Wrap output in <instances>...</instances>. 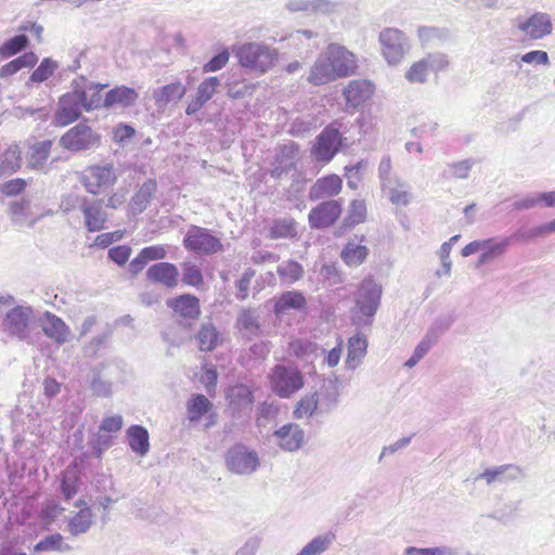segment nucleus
Here are the masks:
<instances>
[{
	"instance_id": "f257e3e1",
	"label": "nucleus",
	"mask_w": 555,
	"mask_h": 555,
	"mask_svg": "<svg viewBox=\"0 0 555 555\" xmlns=\"http://www.w3.org/2000/svg\"><path fill=\"white\" fill-rule=\"evenodd\" d=\"M0 306L7 310L0 320V332L11 340L33 345L40 332L37 331L38 313L27 304H17L11 295L0 296Z\"/></svg>"
},
{
	"instance_id": "f03ea898",
	"label": "nucleus",
	"mask_w": 555,
	"mask_h": 555,
	"mask_svg": "<svg viewBox=\"0 0 555 555\" xmlns=\"http://www.w3.org/2000/svg\"><path fill=\"white\" fill-rule=\"evenodd\" d=\"M235 55L244 68L261 75L274 65L278 51L261 42H247L236 49Z\"/></svg>"
},
{
	"instance_id": "7ed1b4c3",
	"label": "nucleus",
	"mask_w": 555,
	"mask_h": 555,
	"mask_svg": "<svg viewBox=\"0 0 555 555\" xmlns=\"http://www.w3.org/2000/svg\"><path fill=\"white\" fill-rule=\"evenodd\" d=\"M270 388L280 398L288 399L305 385L302 373L295 366L276 364L269 375Z\"/></svg>"
},
{
	"instance_id": "20e7f679",
	"label": "nucleus",
	"mask_w": 555,
	"mask_h": 555,
	"mask_svg": "<svg viewBox=\"0 0 555 555\" xmlns=\"http://www.w3.org/2000/svg\"><path fill=\"white\" fill-rule=\"evenodd\" d=\"M224 463L227 469L232 474L250 476L259 468L260 459L255 450L237 443L225 452Z\"/></svg>"
},
{
	"instance_id": "39448f33",
	"label": "nucleus",
	"mask_w": 555,
	"mask_h": 555,
	"mask_svg": "<svg viewBox=\"0 0 555 555\" xmlns=\"http://www.w3.org/2000/svg\"><path fill=\"white\" fill-rule=\"evenodd\" d=\"M340 121L326 126L315 138L311 154L318 162L328 163L338 153L341 145Z\"/></svg>"
},
{
	"instance_id": "423d86ee",
	"label": "nucleus",
	"mask_w": 555,
	"mask_h": 555,
	"mask_svg": "<svg viewBox=\"0 0 555 555\" xmlns=\"http://www.w3.org/2000/svg\"><path fill=\"white\" fill-rule=\"evenodd\" d=\"M183 246L198 255H214L223 250V244L219 237L212 235L208 229L197 225H192L188 230Z\"/></svg>"
},
{
	"instance_id": "0eeeda50",
	"label": "nucleus",
	"mask_w": 555,
	"mask_h": 555,
	"mask_svg": "<svg viewBox=\"0 0 555 555\" xmlns=\"http://www.w3.org/2000/svg\"><path fill=\"white\" fill-rule=\"evenodd\" d=\"M382 52L390 65L402 61L410 50V43L405 35L397 28H386L379 34Z\"/></svg>"
},
{
	"instance_id": "6e6552de",
	"label": "nucleus",
	"mask_w": 555,
	"mask_h": 555,
	"mask_svg": "<svg viewBox=\"0 0 555 555\" xmlns=\"http://www.w3.org/2000/svg\"><path fill=\"white\" fill-rule=\"evenodd\" d=\"M107 87L105 83L89 81L85 76H78L70 82V90L78 95L85 112H92L103 107L101 92Z\"/></svg>"
},
{
	"instance_id": "1a4fd4ad",
	"label": "nucleus",
	"mask_w": 555,
	"mask_h": 555,
	"mask_svg": "<svg viewBox=\"0 0 555 555\" xmlns=\"http://www.w3.org/2000/svg\"><path fill=\"white\" fill-rule=\"evenodd\" d=\"M382 292V286L372 279L363 280L358 288L354 301L360 313L367 318L366 323H371L380 305Z\"/></svg>"
},
{
	"instance_id": "9d476101",
	"label": "nucleus",
	"mask_w": 555,
	"mask_h": 555,
	"mask_svg": "<svg viewBox=\"0 0 555 555\" xmlns=\"http://www.w3.org/2000/svg\"><path fill=\"white\" fill-rule=\"evenodd\" d=\"M100 135H98L89 126L78 124L69 129L60 139L61 145L69 151L79 152L98 146Z\"/></svg>"
},
{
	"instance_id": "9b49d317",
	"label": "nucleus",
	"mask_w": 555,
	"mask_h": 555,
	"mask_svg": "<svg viewBox=\"0 0 555 555\" xmlns=\"http://www.w3.org/2000/svg\"><path fill=\"white\" fill-rule=\"evenodd\" d=\"M82 112H85L82 103L79 101L78 95H75L70 90L59 98L53 122L55 126L65 127L78 120Z\"/></svg>"
},
{
	"instance_id": "f8f14e48",
	"label": "nucleus",
	"mask_w": 555,
	"mask_h": 555,
	"mask_svg": "<svg viewBox=\"0 0 555 555\" xmlns=\"http://www.w3.org/2000/svg\"><path fill=\"white\" fill-rule=\"evenodd\" d=\"M116 172L112 164L89 167L82 175L81 183L87 192L96 195L101 189L108 188L116 182Z\"/></svg>"
},
{
	"instance_id": "ddd939ff",
	"label": "nucleus",
	"mask_w": 555,
	"mask_h": 555,
	"mask_svg": "<svg viewBox=\"0 0 555 555\" xmlns=\"http://www.w3.org/2000/svg\"><path fill=\"white\" fill-rule=\"evenodd\" d=\"M57 345L69 341L72 331L69 326L56 314L51 311H44L38 314L37 328Z\"/></svg>"
},
{
	"instance_id": "4468645a",
	"label": "nucleus",
	"mask_w": 555,
	"mask_h": 555,
	"mask_svg": "<svg viewBox=\"0 0 555 555\" xmlns=\"http://www.w3.org/2000/svg\"><path fill=\"white\" fill-rule=\"evenodd\" d=\"M325 54L330 59L336 76L339 78L348 77L356 74L358 68L356 55L347 50L344 46L337 43L328 44Z\"/></svg>"
},
{
	"instance_id": "2eb2a0df",
	"label": "nucleus",
	"mask_w": 555,
	"mask_h": 555,
	"mask_svg": "<svg viewBox=\"0 0 555 555\" xmlns=\"http://www.w3.org/2000/svg\"><path fill=\"white\" fill-rule=\"evenodd\" d=\"M79 209L83 215L85 227L89 232H98L105 228L107 212L103 208V199L81 197Z\"/></svg>"
},
{
	"instance_id": "dca6fc26",
	"label": "nucleus",
	"mask_w": 555,
	"mask_h": 555,
	"mask_svg": "<svg viewBox=\"0 0 555 555\" xmlns=\"http://www.w3.org/2000/svg\"><path fill=\"white\" fill-rule=\"evenodd\" d=\"M340 201H325L313 207L308 216L312 229H324L334 224L341 214Z\"/></svg>"
},
{
	"instance_id": "f3484780",
	"label": "nucleus",
	"mask_w": 555,
	"mask_h": 555,
	"mask_svg": "<svg viewBox=\"0 0 555 555\" xmlns=\"http://www.w3.org/2000/svg\"><path fill=\"white\" fill-rule=\"evenodd\" d=\"M262 324L261 312L256 308L242 309L235 321V327L248 340L263 334Z\"/></svg>"
},
{
	"instance_id": "a211bd4d",
	"label": "nucleus",
	"mask_w": 555,
	"mask_h": 555,
	"mask_svg": "<svg viewBox=\"0 0 555 555\" xmlns=\"http://www.w3.org/2000/svg\"><path fill=\"white\" fill-rule=\"evenodd\" d=\"M518 29L526 37L538 40L552 33L553 24L551 16L543 12H537L529 18L518 23Z\"/></svg>"
},
{
	"instance_id": "6ab92c4d",
	"label": "nucleus",
	"mask_w": 555,
	"mask_h": 555,
	"mask_svg": "<svg viewBox=\"0 0 555 555\" xmlns=\"http://www.w3.org/2000/svg\"><path fill=\"white\" fill-rule=\"evenodd\" d=\"M273 437L281 449L294 452L302 447L305 433L298 424L288 423L276 429Z\"/></svg>"
},
{
	"instance_id": "aec40b11",
	"label": "nucleus",
	"mask_w": 555,
	"mask_h": 555,
	"mask_svg": "<svg viewBox=\"0 0 555 555\" xmlns=\"http://www.w3.org/2000/svg\"><path fill=\"white\" fill-rule=\"evenodd\" d=\"M146 278L153 283L175 288L178 285L179 270L173 263L157 262L147 269Z\"/></svg>"
},
{
	"instance_id": "412c9836",
	"label": "nucleus",
	"mask_w": 555,
	"mask_h": 555,
	"mask_svg": "<svg viewBox=\"0 0 555 555\" xmlns=\"http://www.w3.org/2000/svg\"><path fill=\"white\" fill-rule=\"evenodd\" d=\"M337 78L339 77L336 76V72L330 59L327 57L325 52H323L318 56V59L311 66L310 73L307 77V81L314 86H322L332 82Z\"/></svg>"
},
{
	"instance_id": "4be33fe9",
	"label": "nucleus",
	"mask_w": 555,
	"mask_h": 555,
	"mask_svg": "<svg viewBox=\"0 0 555 555\" xmlns=\"http://www.w3.org/2000/svg\"><path fill=\"white\" fill-rule=\"evenodd\" d=\"M75 506L79 507V511L67 520V531L72 537L88 532L93 524V513L86 501L80 499Z\"/></svg>"
},
{
	"instance_id": "5701e85b",
	"label": "nucleus",
	"mask_w": 555,
	"mask_h": 555,
	"mask_svg": "<svg viewBox=\"0 0 555 555\" xmlns=\"http://www.w3.org/2000/svg\"><path fill=\"white\" fill-rule=\"evenodd\" d=\"M139 98L138 92L130 87L118 86L106 92L103 99V107L106 109L133 105Z\"/></svg>"
},
{
	"instance_id": "b1692460",
	"label": "nucleus",
	"mask_w": 555,
	"mask_h": 555,
	"mask_svg": "<svg viewBox=\"0 0 555 555\" xmlns=\"http://www.w3.org/2000/svg\"><path fill=\"white\" fill-rule=\"evenodd\" d=\"M522 476L524 473L519 466L513 464H505L487 468L483 473L476 477V480L483 479L487 482V485H491L493 482H506L517 480Z\"/></svg>"
},
{
	"instance_id": "393cba45",
	"label": "nucleus",
	"mask_w": 555,
	"mask_h": 555,
	"mask_svg": "<svg viewBox=\"0 0 555 555\" xmlns=\"http://www.w3.org/2000/svg\"><path fill=\"white\" fill-rule=\"evenodd\" d=\"M343 181L337 175H328L318 179L309 190V198L318 201L337 195L341 191Z\"/></svg>"
},
{
	"instance_id": "a878e982",
	"label": "nucleus",
	"mask_w": 555,
	"mask_h": 555,
	"mask_svg": "<svg viewBox=\"0 0 555 555\" xmlns=\"http://www.w3.org/2000/svg\"><path fill=\"white\" fill-rule=\"evenodd\" d=\"M374 92V86L367 80H352L344 89V96L352 107L362 105Z\"/></svg>"
},
{
	"instance_id": "bb28decb",
	"label": "nucleus",
	"mask_w": 555,
	"mask_h": 555,
	"mask_svg": "<svg viewBox=\"0 0 555 555\" xmlns=\"http://www.w3.org/2000/svg\"><path fill=\"white\" fill-rule=\"evenodd\" d=\"M169 308H171L178 315L184 319L195 320L201 314L199 300L196 296L184 294L167 301Z\"/></svg>"
},
{
	"instance_id": "cd10ccee",
	"label": "nucleus",
	"mask_w": 555,
	"mask_h": 555,
	"mask_svg": "<svg viewBox=\"0 0 555 555\" xmlns=\"http://www.w3.org/2000/svg\"><path fill=\"white\" fill-rule=\"evenodd\" d=\"M512 237H504L500 241L495 237L482 240L481 254L479 256L477 267H481L494 261L504 255L511 244Z\"/></svg>"
},
{
	"instance_id": "c85d7f7f",
	"label": "nucleus",
	"mask_w": 555,
	"mask_h": 555,
	"mask_svg": "<svg viewBox=\"0 0 555 555\" xmlns=\"http://www.w3.org/2000/svg\"><path fill=\"white\" fill-rule=\"evenodd\" d=\"M382 189L396 206H408L412 201L411 186L399 177L385 183Z\"/></svg>"
},
{
	"instance_id": "c756f323",
	"label": "nucleus",
	"mask_w": 555,
	"mask_h": 555,
	"mask_svg": "<svg viewBox=\"0 0 555 555\" xmlns=\"http://www.w3.org/2000/svg\"><path fill=\"white\" fill-rule=\"evenodd\" d=\"M320 409V413H330L335 410L339 402V391L336 382L328 380L313 392Z\"/></svg>"
},
{
	"instance_id": "7c9ffc66",
	"label": "nucleus",
	"mask_w": 555,
	"mask_h": 555,
	"mask_svg": "<svg viewBox=\"0 0 555 555\" xmlns=\"http://www.w3.org/2000/svg\"><path fill=\"white\" fill-rule=\"evenodd\" d=\"M10 215L12 222L18 227H33L40 218V215L34 214L30 202L24 198L10 203Z\"/></svg>"
},
{
	"instance_id": "2f4dec72",
	"label": "nucleus",
	"mask_w": 555,
	"mask_h": 555,
	"mask_svg": "<svg viewBox=\"0 0 555 555\" xmlns=\"http://www.w3.org/2000/svg\"><path fill=\"white\" fill-rule=\"evenodd\" d=\"M185 92L186 89L181 82H173L155 89L153 99L157 108L165 109L170 103L182 99Z\"/></svg>"
},
{
	"instance_id": "473e14b6",
	"label": "nucleus",
	"mask_w": 555,
	"mask_h": 555,
	"mask_svg": "<svg viewBox=\"0 0 555 555\" xmlns=\"http://www.w3.org/2000/svg\"><path fill=\"white\" fill-rule=\"evenodd\" d=\"M157 190V183L153 179L146 180L131 197L129 202V212L133 216L143 212L150 204Z\"/></svg>"
},
{
	"instance_id": "72a5a7b5",
	"label": "nucleus",
	"mask_w": 555,
	"mask_h": 555,
	"mask_svg": "<svg viewBox=\"0 0 555 555\" xmlns=\"http://www.w3.org/2000/svg\"><path fill=\"white\" fill-rule=\"evenodd\" d=\"M53 142L51 140L37 141L26 151L27 166L33 169H42L49 158Z\"/></svg>"
},
{
	"instance_id": "f704fd0d",
	"label": "nucleus",
	"mask_w": 555,
	"mask_h": 555,
	"mask_svg": "<svg viewBox=\"0 0 555 555\" xmlns=\"http://www.w3.org/2000/svg\"><path fill=\"white\" fill-rule=\"evenodd\" d=\"M167 251L163 246L153 245L144 247L135 258L129 263V271L137 275L144 267L153 260H162L166 257Z\"/></svg>"
},
{
	"instance_id": "c9c22d12",
	"label": "nucleus",
	"mask_w": 555,
	"mask_h": 555,
	"mask_svg": "<svg viewBox=\"0 0 555 555\" xmlns=\"http://www.w3.org/2000/svg\"><path fill=\"white\" fill-rule=\"evenodd\" d=\"M307 300L298 291H287L281 294L274 302V313L280 317L288 310H301L306 307Z\"/></svg>"
},
{
	"instance_id": "e433bc0d",
	"label": "nucleus",
	"mask_w": 555,
	"mask_h": 555,
	"mask_svg": "<svg viewBox=\"0 0 555 555\" xmlns=\"http://www.w3.org/2000/svg\"><path fill=\"white\" fill-rule=\"evenodd\" d=\"M130 449L140 456L147 454L150 450V436L145 427L131 425L126 431Z\"/></svg>"
},
{
	"instance_id": "4c0bfd02",
	"label": "nucleus",
	"mask_w": 555,
	"mask_h": 555,
	"mask_svg": "<svg viewBox=\"0 0 555 555\" xmlns=\"http://www.w3.org/2000/svg\"><path fill=\"white\" fill-rule=\"evenodd\" d=\"M367 340L361 335H354L348 341V354L346 359L347 370H356L366 354Z\"/></svg>"
},
{
	"instance_id": "58836bf2",
	"label": "nucleus",
	"mask_w": 555,
	"mask_h": 555,
	"mask_svg": "<svg viewBox=\"0 0 555 555\" xmlns=\"http://www.w3.org/2000/svg\"><path fill=\"white\" fill-rule=\"evenodd\" d=\"M298 235L297 222L292 218H280L273 220L269 228L268 237L271 240L295 238Z\"/></svg>"
},
{
	"instance_id": "ea45409f",
	"label": "nucleus",
	"mask_w": 555,
	"mask_h": 555,
	"mask_svg": "<svg viewBox=\"0 0 555 555\" xmlns=\"http://www.w3.org/2000/svg\"><path fill=\"white\" fill-rule=\"evenodd\" d=\"M555 233V219L530 229H518L511 237L515 241L530 242Z\"/></svg>"
},
{
	"instance_id": "a19ab883",
	"label": "nucleus",
	"mask_w": 555,
	"mask_h": 555,
	"mask_svg": "<svg viewBox=\"0 0 555 555\" xmlns=\"http://www.w3.org/2000/svg\"><path fill=\"white\" fill-rule=\"evenodd\" d=\"M37 62L38 56L34 52H26L3 65L0 68V78L7 79L18 73L22 68H31L36 65Z\"/></svg>"
},
{
	"instance_id": "79ce46f5",
	"label": "nucleus",
	"mask_w": 555,
	"mask_h": 555,
	"mask_svg": "<svg viewBox=\"0 0 555 555\" xmlns=\"http://www.w3.org/2000/svg\"><path fill=\"white\" fill-rule=\"evenodd\" d=\"M367 255L369 249L365 245L350 241L343 248L340 257L347 266L358 267L364 262Z\"/></svg>"
},
{
	"instance_id": "37998d69",
	"label": "nucleus",
	"mask_w": 555,
	"mask_h": 555,
	"mask_svg": "<svg viewBox=\"0 0 555 555\" xmlns=\"http://www.w3.org/2000/svg\"><path fill=\"white\" fill-rule=\"evenodd\" d=\"M212 403L202 393L192 395L186 403L188 418L198 422L211 409Z\"/></svg>"
},
{
	"instance_id": "c03bdc74",
	"label": "nucleus",
	"mask_w": 555,
	"mask_h": 555,
	"mask_svg": "<svg viewBox=\"0 0 555 555\" xmlns=\"http://www.w3.org/2000/svg\"><path fill=\"white\" fill-rule=\"evenodd\" d=\"M201 351H212L219 344V332L211 323H203L196 334Z\"/></svg>"
},
{
	"instance_id": "a18cd8bd",
	"label": "nucleus",
	"mask_w": 555,
	"mask_h": 555,
	"mask_svg": "<svg viewBox=\"0 0 555 555\" xmlns=\"http://www.w3.org/2000/svg\"><path fill=\"white\" fill-rule=\"evenodd\" d=\"M21 154L17 145L10 146L0 154V176L11 175L21 167Z\"/></svg>"
},
{
	"instance_id": "49530a36",
	"label": "nucleus",
	"mask_w": 555,
	"mask_h": 555,
	"mask_svg": "<svg viewBox=\"0 0 555 555\" xmlns=\"http://www.w3.org/2000/svg\"><path fill=\"white\" fill-rule=\"evenodd\" d=\"M335 538L332 532L319 534L307 543L297 555H321L331 547Z\"/></svg>"
},
{
	"instance_id": "de8ad7c7",
	"label": "nucleus",
	"mask_w": 555,
	"mask_h": 555,
	"mask_svg": "<svg viewBox=\"0 0 555 555\" xmlns=\"http://www.w3.org/2000/svg\"><path fill=\"white\" fill-rule=\"evenodd\" d=\"M276 272L284 284H294L300 280L305 270L304 267L295 260H286L279 264Z\"/></svg>"
},
{
	"instance_id": "09e8293b",
	"label": "nucleus",
	"mask_w": 555,
	"mask_h": 555,
	"mask_svg": "<svg viewBox=\"0 0 555 555\" xmlns=\"http://www.w3.org/2000/svg\"><path fill=\"white\" fill-rule=\"evenodd\" d=\"M73 547L64 542L61 533H53L40 540L34 547L35 552H70Z\"/></svg>"
},
{
	"instance_id": "8fccbe9b",
	"label": "nucleus",
	"mask_w": 555,
	"mask_h": 555,
	"mask_svg": "<svg viewBox=\"0 0 555 555\" xmlns=\"http://www.w3.org/2000/svg\"><path fill=\"white\" fill-rule=\"evenodd\" d=\"M475 165V162L470 158L463 159L460 162L449 163L447 164L442 177L444 179H467L469 172Z\"/></svg>"
},
{
	"instance_id": "3c124183",
	"label": "nucleus",
	"mask_w": 555,
	"mask_h": 555,
	"mask_svg": "<svg viewBox=\"0 0 555 555\" xmlns=\"http://www.w3.org/2000/svg\"><path fill=\"white\" fill-rule=\"evenodd\" d=\"M108 374L104 369L100 372H95L90 382V389L93 395L102 398L111 397L113 393V382L107 378Z\"/></svg>"
},
{
	"instance_id": "603ef678",
	"label": "nucleus",
	"mask_w": 555,
	"mask_h": 555,
	"mask_svg": "<svg viewBox=\"0 0 555 555\" xmlns=\"http://www.w3.org/2000/svg\"><path fill=\"white\" fill-rule=\"evenodd\" d=\"M57 67L59 64L56 61L52 60L51 57H44L39 66L29 76L27 85L41 83L47 81L54 74Z\"/></svg>"
},
{
	"instance_id": "864d4df0",
	"label": "nucleus",
	"mask_w": 555,
	"mask_h": 555,
	"mask_svg": "<svg viewBox=\"0 0 555 555\" xmlns=\"http://www.w3.org/2000/svg\"><path fill=\"white\" fill-rule=\"evenodd\" d=\"M366 218V205L364 201L353 199L348 208V214L344 219V225L352 228L359 223L364 222Z\"/></svg>"
},
{
	"instance_id": "5fc2aeb1",
	"label": "nucleus",
	"mask_w": 555,
	"mask_h": 555,
	"mask_svg": "<svg viewBox=\"0 0 555 555\" xmlns=\"http://www.w3.org/2000/svg\"><path fill=\"white\" fill-rule=\"evenodd\" d=\"M80 487V479L76 472L67 470L63 474L60 489L65 501L72 500Z\"/></svg>"
},
{
	"instance_id": "6e6d98bb",
	"label": "nucleus",
	"mask_w": 555,
	"mask_h": 555,
	"mask_svg": "<svg viewBox=\"0 0 555 555\" xmlns=\"http://www.w3.org/2000/svg\"><path fill=\"white\" fill-rule=\"evenodd\" d=\"M314 414H321L314 393L302 397L294 410L296 418L311 417Z\"/></svg>"
},
{
	"instance_id": "4d7b16f0",
	"label": "nucleus",
	"mask_w": 555,
	"mask_h": 555,
	"mask_svg": "<svg viewBox=\"0 0 555 555\" xmlns=\"http://www.w3.org/2000/svg\"><path fill=\"white\" fill-rule=\"evenodd\" d=\"M28 44V37L26 35H16L13 38L7 40L0 47V55L4 57H9L17 54L22 50H24Z\"/></svg>"
},
{
	"instance_id": "13d9d810",
	"label": "nucleus",
	"mask_w": 555,
	"mask_h": 555,
	"mask_svg": "<svg viewBox=\"0 0 555 555\" xmlns=\"http://www.w3.org/2000/svg\"><path fill=\"white\" fill-rule=\"evenodd\" d=\"M182 281L186 285L199 287L204 284L202 271L196 264L185 262L182 266Z\"/></svg>"
},
{
	"instance_id": "bf43d9fd",
	"label": "nucleus",
	"mask_w": 555,
	"mask_h": 555,
	"mask_svg": "<svg viewBox=\"0 0 555 555\" xmlns=\"http://www.w3.org/2000/svg\"><path fill=\"white\" fill-rule=\"evenodd\" d=\"M429 72L426 62L422 59L412 64L405 74V78L412 83H424L427 80Z\"/></svg>"
},
{
	"instance_id": "052dcab7",
	"label": "nucleus",
	"mask_w": 555,
	"mask_h": 555,
	"mask_svg": "<svg viewBox=\"0 0 555 555\" xmlns=\"http://www.w3.org/2000/svg\"><path fill=\"white\" fill-rule=\"evenodd\" d=\"M440 333L431 327L424 338L417 344L413 353L415 358H420L421 360L427 354V352L431 349V347L438 341Z\"/></svg>"
},
{
	"instance_id": "680f3d73",
	"label": "nucleus",
	"mask_w": 555,
	"mask_h": 555,
	"mask_svg": "<svg viewBox=\"0 0 555 555\" xmlns=\"http://www.w3.org/2000/svg\"><path fill=\"white\" fill-rule=\"evenodd\" d=\"M318 37L317 33L308 29L296 30L292 33L288 37V40L292 44L296 46L299 49V44L304 46L307 43L308 49L318 48V42L310 43L311 40Z\"/></svg>"
},
{
	"instance_id": "e2e57ef3",
	"label": "nucleus",
	"mask_w": 555,
	"mask_h": 555,
	"mask_svg": "<svg viewBox=\"0 0 555 555\" xmlns=\"http://www.w3.org/2000/svg\"><path fill=\"white\" fill-rule=\"evenodd\" d=\"M219 86L220 80L218 77H209L199 83L196 95L206 103L212 98Z\"/></svg>"
},
{
	"instance_id": "0e129e2a",
	"label": "nucleus",
	"mask_w": 555,
	"mask_h": 555,
	"mask_svg": "<svg viewBox=\"0 0 555 555\" xmlns=\"http://www.w3.org/2000/svg\"><path fill=\"white\" fill-rule=\"evenodd\" d=\"M424 61L426 62L429 70L435 73L446 69L449 65L447 54L441 52L430 53L424 57Z\"/></svg>"
},
{
	"instance_id": "69168bd1",
	"label": "nucleus",
	"mask_w": 555,
	"mask_h": 555,
	"mask_svg": "<svg viewBox=\"0 0 555 555\" xmlns=\"http://www.w3.org/2000/svg\"><path fill=\"white\" fill-rule=\"evenodd\" d=\"M112 335L111 330H107L101 334L94 336L89 344L85 347V353L89 357H94L99 350H101L109 336Z\"/></svg>"
},
{
	"instance_id": "338daca9",
	"label": "nucleus",
	"mask_w": 555,
	"mask_h": 555,
	"mask_svg": "<svg viewBox=\"0 0 555 555\" xmlns=\"http://www.w3.org/2000/svg\"><path fill=\"white\" fill-rule=\"evenodd\" d=\"M135 134V130L132 126L127 124H119L113 130V139L116 143L125 145Z\"/></svg>"
},
{
	"instance_id": "774afa93",
	"label": "nucleus",
	"mask_w": 555,
	"mask_h": 555,
	"mask_svg": "<svg viewBox=\"0 0 555 555\" xmlns=\"http://www.w3.org/2000/svg\"><path fill=\"white\" fill-rule=\"evenodd\" d=\"M261 539L257 535L249 537L233 555H256L260 548Z\"/></svg>"
}]
</instances>
